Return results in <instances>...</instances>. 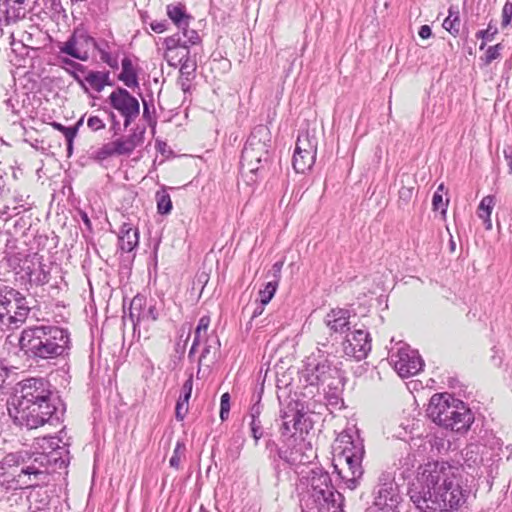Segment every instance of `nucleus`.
I'll return each mask as SVG.
<instances>
[{"label": "nucleus", "instance_id": "nucleus-35", "mask_svg": "<svg viewBox=\"0 0 512 512\" xmlns=\"http://www.w3.org/2000/svg\"><path fill=\"white\" fill-rule=\"evenodd\" d=\"M184 453H185V445L183 443L178 442L174 448L173 455L170 458V461H169L170 466L175 469H179L180 465H181L182 458L184 457Z\"/></svg>", "mask_w": 512, "mask_h": 512}, {"label": "nucleus", "instance_id": "nucleus-9", "mask_svg": "<svg viewBox=\"0 0 512 512\" xmlns=\"http://www.w3.org/2000/svg\"><path fill=\"white\" fill-rule=\"evenodd\" d=\"M397 374L402 378H408L416 375L422 370L423 362L415 350L409 347H400L390 357Z\"/></svg>", "mask_w": 512, "mask_h": 512}, {"label": "nucleus", "instance_id": "nucleus-26", "mask_svg": "<svg viewBox=\"0 0 512 512\" xmlns=\"http://www.w3.org/2000/svg\"><path fill=\"white\" fill-rule=\"evenodd\" d=\"M444 184H440L435 191L432 198V207L434 211H439L443 217L446 216L449 199H444L445 194Z\"/></svg>", "mask_w": 512, "mask_h": 512}, {"label": "nucleus", "instance_id": "nucleus-38", "mask_svg": "<svg viewBox=\"0 0 512 512\" xmlns=\"http://www.w3.org/2000/svg\"><path fill=\"white\" fill-rule=\"evenodd\" d=\"M230 412V394L228 392L222 394L220 401V418L225 421L229 417Z\"/></svg>", "mask_w": 512, "mask_h": 512}, {"label": "nucleus", "instance_id": "nucleus-31", "mask_svg": "<svg viewBox=\"0 0 512 512\" xmlns=\"http://www.w3.org/2000/svg\"><path fill=\"white\" fill-rule=\"evenodd\" d=\"M210 322H211V319L209 316H202L199 319L198 325L195 330V338L193 341L191 351H193L194 348L200 343V341L202 339V334H205L207 332Z\"/></svg>", "mask_w": 512, "mask_h": 512}, {"label": "nucleus", "instance_id": "nucleus-30", "mask_svg": "<svg viewBox=\"0 0 512 512\" xmlns=\"http://www.w3.org/2000/svg\"><path fill=\"white\" fill-rule=\"evenodd\" d=\"M157 210L160 214H169L172 210V201L170 195L166 191L156 193Z\"/></svg>", "mask_w": 512, "mask_h": 512}, {"label": "nucleus", "instance_id": "nucleus-45", "mask_svg": "<svg viewBox=\"0 0 512 512\" xmlns=\"http://www.w3.org/2000/svg\"><path fill=\"white\" fill-rule=\"evenodd\" d=\"M259 429H260V426L256 424V420L253 417L252 422H251V430H252V435L256 441L261 437V433H259Z\"/></svg>", "mask_w": 512, "mask_h": 512}, {"label": "nucleus", "instance_id": "nucleus-36", "mask_svg": "<svg viewBox=\"0 0 512 512\" xmlns=\"http://www.w3.org/2000/svg\"><path fill=\"white\" fill-rule=\"evenodd\" d=\"M512 20V2L506 1V3L503 6L502 13H501V27L502 29L507 28Z\"/></svg>", "mask_w": 512, "mask_h": 512}, {"label": "nucleus", "instance_id": "nucleus-6", "mask_svg": "<svg viewBox=\"0 0 512 512\" xmlns=\"http://www.w3.org/2000/svg\"><path fill=\"white\" fill-rule=\"evenodd\" d=\"M271 133L267 126L258 125L251 132L242 151L241 167L249 173H256L262 162L268 158Z\"/></svg>", "mask_w": 512, "mask_h": 512}, {"label": "nucleus", "instance_id": "nucleus-14", "mask_svg": "<svg viewBox=\"0 0 512 512\" xmlns=\"http://www.w3.org/2000/svg\"><path fill=\"white\" fill-rule=\"evenodd\" d=\"M345 355L360 361L364 359L371 350V343L368 332L357 329L346 336L342 343Z\"/></svg>", "mask_w": 512, "mask_h": 512}, {"label": "nucleus", "instance_id": "nucleus-5", "mask_svg": "<svg viewBox=\"0 0 512 512\" xmlns=\"http://www.w3.org/2000/svg\"><path fill=\"white\" fill-rule=\"evenodd\" d=\"M364 449L354 442H347L342 451L336 456L333 462L334 470L344 481L347 488L353 490L363 476L362 460Z\"/></svg>", "mask_w": 512, "mask_h": 512}, {"label": "nucleus", "instance_id": "nucleus-55", "mask_svg": "<svg viewBox=\"0 0 512 512\" xmlns=\"http://www.w3.org/2000/svg\"><path fill=\"white\" fill-rule=\"evenodd\" d=\"M78 83L82 84V80H80L78 77H76Z\"/></svg>", "mask_w": 512, "mask_h": 512}, {"label": "nucleus", "instance_id": "nucleus-37", "mask_svg": "<svg viewBox=\"0 0 512 512\" xmlns=\"http://www.w3.org/2000/svg\"><path fill=\"white\" fill-rule=\"evenodd\" d=\"M443 27L445 30L450 32L452 35H456L459 32L460 27V20L457 16L453 17L449 15L444 21H443Z\"/></svg>", "mask_w": 512, "mask_h": 512}, {"label": "nucleus", "instance_id": "nucleus-39", "mask_svg": "<svg viewBox=\"0 0 512 512\" xmlns=\"http://www.w3.org/2000/svg\"><path fill=\"white\" fill-rule=\"evenodd\" d=\"M87 126L92 131H99L105 128V123L103 120L98 116H91L87 120Z\"/></svg>", "mask_w": 512, "mask_h": 512}, {"label": "nucleus", "instance_id": "nucleus-13", "mask_svg": "<svg viewBox=\"0 0 512 512\" xmlns=\"http://www.w3.org/2000/svg\"><path fill=\"white\" fill-rule=\"evenodd\" d=\"M162 56L171 67H178L179 64L190 54L186 42H182L179 33H174L163 39Z\"/></svg>", "mask_w": 512, "mask_h": 512}, {"label": "nucleus", "instance_id": "nucleus-34", "mask_svg": "<svg viewBox=\"0 0 512 512\" xmlns=\"http://www.w3.org/2000/svg\"><path fill=\"white\" fill-rule=\"evenodd\" d=\"M144 304V298L140 296H135L130 304L129 315L132 320L136 319L138 322L141 317V310Z\"/></svg>", "mask_w": 512, "mask_h": 512}, {"label": "nucleus", "instance_id": "nucleus-1", "mask_svg": "<svg viewBox=\"0 0 512 512\" xmlns=\"http://www.w3.org/2000/svg\"><path fill=\"white\" fill-rule=\"evenodd\" d=\"M408 493L422 512L456 511L469 496V491L463 489L459 469L445 461L420 465Z\"/></svg>", "mask_w": 512, "mask_h": 512}, {"label": "nucleus", "instance_id": "nucleus-52", "mask_svg": "<svg viewBox=\"0 0 512 512\" xmlns=\"http://www.w3.org/2000/svg\"><path fill=\"white\" fill-rule=\"evenodd\" d=\"M209 348H205L200 356V362L206 357V355L209 353Z\"/></svg>", "mask_w": 512, "mask_h": 512}, {"label": "nucleus", "instance_id": "nucleus-33", "mask_svg": "<svg viewBox=\"0 0 512 512\" xmlns=\"http://www.w3.org/2000/svg\"><path fill=\"white\" fill-rule=\"evenodd\" d=\"M503 46L501 43H498L494 46H490L488 47V49L486 50V52L484 53L483 56H481V61L483 62L484 65L488 66L490 65L494 60L500 58L501 56V50H502Z\"/></svg>", "mask_w": 512, "mask_h": 512}, {"label": "nucleus", "instance_id": "nucleus-27", "mask_svg": "<svg viewBox=\"0 0 512 512\" xmlns=\"http://www.w3.org/2000/svg\"><path fill=\"white\" fill-rule=\"evenodd\" d=\"M19 18L17 10L11 5L10 0H0V23L5 25L15 22Z\"/></svg>", "mask_w": 512, "mask_h": 512}, {"label": "nucleus", "instance_id": "nucleus-23", "mask_svg": "<svg viewBox=\"0 0 512 512\" xmlns=\"http://www.w3.org/2000/svg\"><path fill=\"white\" fill-rule=\"evenodd\" d=\"M122 71L118 76V79L123 82L129 88L138 87V75L137 70L133 64V61L129 57H124L121 62Z\"/></svg>", "mask_w": 512, "mask_h": 512}, {"label": "nucleus", "instance_id": "nucleus-8", "mask_svg": "<svg viewBox=\"0 0 512 512\" xmlns=\"http://www.w3.org/2000/svg\"><path fill=\"white\" fill-rule=\"evenodd\" d=\"M26 297L18 291L8 308H6L0 320L2 330H15L20 328L27 320L30 314Z\"/></svg>", "mask_w": 512, "mask_h": 512}, {"label": "nucleus", "instance_id": "nucleus-7", "mask_svg": "<svg viewBox=\"0 0 512 512\" xmlns=\"http://www.w3.org/2000/svg\"><path fill=\"white\" fill-rule=\"evenodd\" d=\"M318 135L317 128L307 125L300 131L292 159V166L296 173H306L311 170L317 156Z\"/></svg>", "mask_w": 512, "mask_h": 512}, {"label": "nucleus", "instance_id": "nucleus-15", "mask_svg": "<svg viewBox=\"0 0 512 512\" xmlns=\"http://www.w3.org/2000/svg\"><path fill=\"white\" fill-rule=\"evenodd\" d=\"M311 497L313 500L320 499V497L333 496L336 491L331 484L330 476L327 472L322 470H312L310 476Z\"/></svg>", "mask_w": 512, "mask_h": 512}, {"label": "nucleus", "instance_id": "nucleus-16", "mask_svg": "<svg viewBox=\"0 0 512 512\" xmlns=\"http://www.w3.org/2000/svg\"><path fill=\"white\" fill-rule=\"evenodd\" d=\"M137 143L133 136L118 138L102 146L99 155L108 158L113 155H130L136 148Z\"/></svg>", "mask_w": 512, "mask_h": 512}, {"label": "nucleus", "instance_id": "nucleus-10", "mask_svg": "<svg viewBox=\"0 0 512 512\" xmlns=\"http://www.w3.org/2000/svg\"><path fill=\"white\" fill-rule=\"evenodd\" d=\"M330 370L329 360L310 356L307 357L303 368L299 372V379L306 386H318L327 379Z\"/></svg>", "mask_w": 512, "mask_h": 512}, {"label": "nucleus", "instance_id": "nucleus-21", "mask_svg": "<svg viewBox=\"0 0 512 512\" xmlns=\"http://www.w3.org/2000/svg\"><path fill=\"white\" fill-rule=\"evenodd\" d=\"M139 243V233L130 224H123L120 228L119 246L124 252H131Z\"/></svg>", "mask_w": 512, "mask_h": 512}, {"label": "nucleus", "instance_id": "nucleus-41", "mask_svg": "<svg viewBox=\"0 0 512 512\" xmlns=\"http://www.w3.org/2000/svg\"><path fill=\"white\" fill-rule=\"evenodd\" d=\"M413 192H414V187L402 186L399 189V200H401L405 203H408L413 196Z\"/></svg>", "mask_w": 512, "mask_h": 512}, {"label": "nucleus", "instance_id": "nucleus-12", "mask_svg": "<svg viewBox=\"0 0 512 512\" xmlns=\"http://www.w3.org/2000/svg\"><path fill=\"white\" fill-rule=\"evenodd\" d=\"M97 47V43L91 36L84 33L73 35L60 47V52L81 61H87L90 52Z\"/></svg>", "mask_w": 512, "mask_h": 512}, {"label": "nucleus", "instance_id": "nucleus-44", "mask_svg": "<svg viewBox=\"0 0 512 512\" xmlns=\"http://www.w3.org/2000/svg\"><path fill=\"white\" fill-rule=\"evenodd\" d=\"M418 34L422 39H428L432 35V30L428 25H422Z\"/></svg>", "mask_w": 512, "mask_h": 512}, {"label": "nucleus", "instance_id": "nucleus-51", "mask_svg": "<svg viewBox=\"0 0 512 512\" xmlns=\"http://www.w3.org/2000/svg\"><path fill=\"white\" fill-rule=\"evenodd\" d=\"M82 219H83L84 223H85L88 227H90L91 223H90V220H89V218H88L87 214H84V215H83V217H82Z\"/></svg>", "mask_w": 512, "mask_h": 512}, {"label": "nucleus", "instance_id": "nucleus-46", "mask_svg": "<svg viewBox=\"0 0 512 512\" xmlns=\"http://www.w3.org/2000/svg\"><path fill=\"white\" fill-rule=\"evenodd\" d=\"M497 33V29H493L491 23L488 25V28L485 31H481L482 37L490 39V36L493 37Z\"/></svg>", "mask_w": 512, "mask_h": 512}, {"label": "nucleus", "instance_id": "nucleus-17", "mask_svg": "<svg viewBox=\"0 0 512 512\" xmlns=\"http://www.w3.org/2000/svg\"><path fill=\"white\" fill-rule=\"evenodd\" d=\"M350 313L343 308L331 309L324 318V323L333 333H344L350 329Z\"/></svg>", "mask_w": 512, "mask_h": 512}, {"label": "nucleus", "instance_id": "nucleus-24", "mask_svg": "<svg viewBox=\"0 0 512 512\" xmlns=\"http://www.w3.org/2000/svg\"><path fill=\"white\" fill-rule=\"evenodd\" d=\"M495 206V197L487 195L482 198L477 207V216L483 220L486 229L492 228L491 214Z\"/></svg>", "mask_w": 512, "mask_h": 512}, {"label": "nucleus", "instance_id": "nucleus-49", "mask_svg": "<svg viewBox=\"0 0 512 512\" xmlns=\"http://www.w3.org/2000/svg\"><path fill=\"white\" fill-rule=\"evenodd\" d=\"M263 311H264V306L261 304V306H260V307H257V308L254 310V312H253V314H252V319H253V318H256V317H258V316H260V315L263 313Z\"/></svg>", "mask_w": 512, "mask_h": 512}, {"label": "nucleus", "instance_id": "nucleus-19", "mask_svg": "<svg viewBox=\"0 0 512 512\" xmlns=\"http://www.w3.org/2000/svg\"><path fill=\"white\" fill-rule=\"evenodd\" d=\"M343 501V496L339 492H335L331 497L324 496L313 500L314 507L306 512H344Z\"/></svg>", "mask_w": 512, "mask_h": 512}, {"label": "nucleus", "instance_id": "nucleus-42", "mask_svg": "<svg viewBox=\"0 0 512 512\" xmlns=\"http://www.w3.org/2000/svg\"><path fill=\"white\" fill-rule=\"evenodd\" d=\"M150 28L155 33L161 34L168 30V24L165 20L162 21H152L150 23Z\"/></svg>", "mask_w": 512, "mask_h": 512}, {"label": "nucleus", "instance_id": "nucleus-43", "mask_svg": "<svg viewBox=\"0 0 512 512\" xmlns=\"http://www.w3.org/2000/svg\"><path fill=\"white\" fill-rule=\"evenodd\" d=\"M101 60L106 63L112 69L118 68V61L116 58L112 57L108 52L101 50Z\"/></svg>", "mask_w": 512, "mask_h": 512}, {"label": "nucleus", "instance_id": "nucleus-29", "mask_svg": "<svg viewBox=\"0 0 512 512\" xmlns=\"http://www.w3.org/2000/svg\"><path fill=\"white\" fill-rule=\"evenodd\" d=\"M279 286V280L270 281L266 283L264 289L259 291V299L260 303L265 306L267 305L272 298L274 297Z\"/></svg>", "mask_w": 512, "mask_h": 512}, {"label": "nucleus", "instance_id": "nucleus-20", "mask_svg": "<svg viewBox=\"0 0 512 512\" xmlns=\"http://www.w3.org/2000/svg\"><path fill=\"white\" fill-rule=\"evenodd\" d=\"M193 390V375L189 374L187 380L183 383L181 394L175 407V417L178 421H183L189 411V400Z\"/></svg>", "mask_w": 512, "mask_h": 512}, {"label": "nucleus", "instance_id": "nucleus-4", "mask_svg": "<svg viewBox=\"0 0 512 512\" xmlns=\"http://www.w3.org/2000/svg\"><path fill=\"white\" fill-rule=\"evenodd\" d=\"M69 333L58 326H34L21 332L19 345L26 354L42 359L55 358L69 348Z\"/></svg>", "mask_w": 512, "mask_h": 512}, {"label": "nucleus", "instance_id": "nucleus-53", "mask_svg": "<svg viewBox=\"0 0 512 512\" xmlns=\"http://www.w3.org/2000/svg\"><path fill=\"white\" fill-rule=\"evenodd\" d=\"M144 113H148V107L147 104L144 102Z\"/></svg>", "mask_w": 512, "mask_h": 512}, {"label": "nucleus", "instance_id": "nucleus-32", "mask_svg": "<svg viewBox=\"0 0 512 512\" xmlns=\"http://www.w3.org/2000/svg\"><path fill=\"white\" fill-rule=\"evenodd\" d=\"M179 30L182 32V35L185 38L183 42H186V45H188V47L201 44V36L196 30L189 29V26H184Z\"/></svg>", "mask_w": 512, "mask_h": 512}, {"label": "nucleus", "instance_id": "nucleus-56", "mask_svg": "<svg viewBox=\"0 0 512 512\" xmlns=\"http://www.w3.org/2000/svg\"><path fill=\"white\" fill-rule=\"evenodd\" d=\"M152 319L155 321L157 319V316L156 315H153L152 316Z\"/></svg>", "mask_w": 512, "mask_h": 512}, {"label": "nucleus", "instance_id": "nucleus-2", "mask_svg": "<svg viewBox=\"0 0 512 512\" xmlns=\"http://www.w3.org/2000/svg\"><path fill=\"white\" fill-rule=\"evenodd\" d=\"M9 416L14 423L27 429H37L49 423L56 413L52 392L42 379L21 381L15 394L7 403Z\"/></svg>", "mask_w": 512, "mask_h": 512}, {"label": "nucleus", "instance_id": "nucleus-54", "mask_svg": "<svg viewBox=\"0 0 512 512\" xmlns=\"http://www.w3.org/2000/svg\"><path fill=\"white\" fill-rule=\"evenodd\" d=\"M22 472L26 473V474H30L31 472L29 471V468H27L26 470H22Z\"/></svg>", "mask_w": 512, "mask_h": 512}, {"label": "nucleus", "instance_id": "nucleus-18", "mask_svg": "<svg viewBox=\"0 0 512 512\" xmlns=\"http://www.w3.org/2000/svg\"><path fill=\"white\" fill-rule=\"evenodd\" d=\"M166 15L171 22L178 28L189 26L193 16L188 12L187 7L182 2L170 3L166 6Z\"/></svg>", "mask_w": 512, "mask_h": 512}, {"label": "nucleus", "instance_id": "nucleus-50", "mask_svg": "<svg viewBox=\"0 0 512 512\" xmlns=\"http://www.w3.org/2000/svg\"><path fill=\"white\" fill-rule=\"evenodd\" d=\"M73 151V142H67V152L69 155H71Z\"/></svg>", "mask_w": 512, "mask_h": 512}, {"label": "nucleus", "instance_id": "nucleus-40", "mask_svg": "<svg viewBox=\"0 0 512 512\" xmlns=\"http://www.w3.org/2000/svg\"><path fill=\"white\" fill-rule=\"evenodd\" d=\"M180 72L182 74H188L190 71H195L196 64L190 60L189 56H187L183 61L179 64Z\"/></svg>", "mask_w": 512, "mask_h": 512}, {"label": "nucleus", "instance_id": "nucleus-28", "mask_svg": "<svg viewBox=\"0 0 512 512\" xmlns=\"http://www.w3.org/2000/svg\"><path fill=\"white\" fill-rule=\"evenodd\" d=\"M82 123H83V118L79 119L76 122V124L71 127H66L63 124L58 123V122H52L51 126L55 130L61 132L64 135L66 142H73L74 138L76 137V135L78 133L79 127L82 125Z\"/></svg>", "mask_w": 512, "mask_h": 512}, {"label": "nucleus", "instance_id": "nucleus-3", "mask_svg": "<svg viewBox=\"0 0 512 512\" xmlns=\"http://www.w3.org/2000/svg\"><path fill=\"white\" fill-rule=\"evenodd\" d=\"M426 412L436 425L457 433L467 432L474 422L473 413L467 405L447 392L433 394Z\"/></svg>", "mask_w": 512, "mask_h": 512}, {"label": "nucleus", "instance_id": "nucleus-22", "mask_svg": "<svg viewBox=\"0 0 512 512\" xmlns=\"http://www.w3.org/2000/svg\"><path fill=\"white\" fill-rule=\"evenodd\" d=\"M32 267L27 268L28 281L30 285L43 286L50 280V273L45 270V265L38 259L31 261Z\"/></svg>", "mask_w": 512, "mask_h": 512}, {"label": "nucleus", "instance_id": "nucleus-11", "mask_svg": "<svg viewBox=\"0 0 512 512\" xmlns=\"http://www.w3.org/2000/svg\"><path fill=\"white\" fill-rule=\"evenodd\" d=\"M112 108L117 110L124 118L127 125L140 113L138 100L124 88H117L108 97Z\"/></svg>", "mask_w": 512, "mask_h": 512}, {"label": "nucleus", "instance_id": "nucleus-47", "mask_svg": "<svg viewBox=\"0 0 512 512\" xmlns=\"http://www.w3.org/2000/svg\"><path fill=\"white\" fill-rule=\"evenodd\" d=\"M504 156H505V160L507 161L509 174L512 175V154H507L506 152H504Z\"/></svg>", "mask_w": 512, "mask_h": 512}, {"label": "nucleus", "instance_id": "nucleus-25", "mask_svg": "<svg viewBox=\"0 0 512 512\" xmlns=\"http://www.w3.org/2000/svg\"><path fill=\"white\" fill-rule=\"evenodd\" d=\"M108 75L99 71H89L84 76V81L87 82L92 89L97 92L103 90L107 84Z\"/></svg>", "mask_w": 512, "mask_h": 512}, {"label": "nucleus", "instance_id": "nucleus-48", "mask_svg": "<svg viewBox=\"0 0 512 512\" xmlns=\"http://www.w3.org/2000/svg\"><path fill=\"white\" fill-rule=\"evenodd\" d=\"M283 261H279V262H276L274 265H273V270L275 271V273L277 274V276L280 275V272H281V269L283 267Z\"/></svg>", "mask_w": 512, "mask_h": 512}]
</instances>
